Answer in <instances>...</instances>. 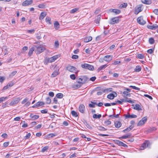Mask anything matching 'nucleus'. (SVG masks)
Wrapping results in <instances>:
<instances>
[{"instance_id": "2", "label": "nucleus", "mask_w": 158, "mask_h": 158, "mask_svg": "<svg viewBox=\"0 0 158 158\" xmlns=\"http://www.w3.org/2000/svg\"><path fill=\"white\" fill-rule=\"evenodd\" d=\"M34 48H35V52L37 54H39L42 52L45 49L44 47L41 45H35Z\"/></svg>"}, {"instance_id": "12", "label": "nucleus", "mask_w": 158, "mask_h": 158, "mask_svg": "<svg viewBox=\"0 0 158 158\" xmlns=\"http://www.w3.org/2000/svg\"><path fill=\"white\" fill-rule=\"evenodd\" d=\"M113 56L112 55H106L103 58V60L106 62H109L112 60Z\"/></svg>"}, {"instance_id": "33", "label": "nucleus", "mask_w": 158, "mask_h": 158, "mask_svg": "<svg viewBox=\"0 0 158 158\" xmlns=\"http://www.w3.org/2000/svg\"><path fill=\"white\" fill-rule=\"evenodd\" d=\"M141 70V67L140 66H136L135 69V71L136 72L140 71Z\"/></svg>"}, {"instance_id": "53", "label": "nucleus", "mask_w": 158, "mask_h": 158, "mask_svg": "<svg viewBox=\"0 0 158 158\" xmlns=\"http://www.w3.org/2000/svg\"><path fill=\"white\" fill-rule=\"evenodd\" d=\"M48 147L47 146L43 148L42 149L41 152H44L48 150Z\"/></svg>"}, {"instance_id": "18", "label": "nucleus", "mask_w": 158, "mask_h": 158, "mask_svg": "<svg viewBox=\"0 0 158 158\" xmlns=\"http://www.w3.org/2000/svg\"><path fill=\"white\" fill-rule=\"evenodd\" d=\"M29 116L32 119V120H35L38 119L39 117V116L38 115H35L33 114H31Z\"/></svg>"}, {"instance_id": "56", "label": "nucleus", "mask_w": 158, "mask_h": 158, "mask_svg": "<svg viewBox=\"0 0 158 158\" xmlns=\"http://www.w3.org/2000/svg\"><path fill=\"white\" fill-rule=\"evenodd\" d=\"M23 123H24L23 124L22 126V127L23 128L27 127L28 126V125L27 123H26L24 121L23 122Z\"/></svg>"}, {"instance_id": "50", "label": "nucleus", "mask_w": 158, "mask_h": 158, "mask_svg": "<svg viewBox=\"0 0 158 158\" xmlns=\"http://www.w3.org/2000/svg\"><path fill=\"white\" fill-rule=\"evenodd\" d=\"M59 45V42L57 40H56L55 42L54 46L56 48H58Z\"/></svg>"}, {"instance_id": "58", "label": "nucleus", "mask_w": 158, "mask_h": 158, "mask_svg": "<svg viewBox=\"0 0 158 158\" xmlns=\"http://www.w3.org/2000/svg\"><path fill=\"white\" fill-rule=\"evenodd\" d=\"M8 104V102H6L5 103H3L2 105V107L4 108H5L6 106H7V105Z\"/></svg>"}, {"instance_id": "14", "label": "nucleus", "mask_w": 158, "mask_h": 158, "mask_svg": "<svg viewBox=\"0 0 158 158\" xmlns=\"http://www.w3.org/2000/svg\"><path fill=\"white\" fill-rule=\"evenodd\" d=\"M85 107L84 105L83 104H80L79 108V111L82 113H84L85 112Z\"/></svg>"}, {"instance_id": "15", "label": "nucleus", "mask_w": 158, "mask_h": 158, "mask_svg": "<svg viewBox=\"0 0 158 158\" xmlns=\"http://www.w3.org/2000/svg\"><path fill=\"white\" fill-rule=\"evenodd\" d=\"M125 116L127 118H136L137 117V115L135 114H125Z\"/></svg>"}, {"instance_id": "29", "label": "nucleus", "mask_w": 158, "mask_h": 158, "mask_svg": "<svg viewBox=\"0 0 158 158\" xmlns=\"http://www.w3.org/2000/svg\"><path fill=\"white\" fill-rule=\"evenodd\" d=\"M123 94L124 95L125 97H130V94L127 91H124L123 92Z\"/></svg>"}, {"instance_id": "49", "label": "nucleus", "mask_w": 158, "mask_h": 158, "mask_svg": "<svg viewBox=\"0 0 158 158\" xmlns=\"http://www.w3.org/2000/svg\"><path fill=\"white\" fill-rule=\"evenodd\" d=\"M100 17H101V15H98V17H97V18H98V19L97 20H95V22L97 23V24H99V19L100 18Z\"/></svg>"}, {"instance_id": "47", "label": "nucleus", "mask_w": 158, "mask_h": 158, "mask_svg": "<svg viewBox=\"0 0 158 158\" xmlns=\"http://www.w3.org/2000/svg\"><path fill=\"white\" fill-rule=\"evenodd\" d=\"M46 103L47 104H50L51 102V99L49 97H47L46 98Z\"/></svg>"}, {"instance_id": "48", "label": "nucleus", "mask_w": 158, "mask_h": 158, "mask_svg": "<svg viewBox=\"0 0 158 158\" xmlns=\"http://www.w3.org/2000/svg\"><path fill=\"white\" fill-rule=\"evenodd\" d=\"M88 64H86V63L84 64H81V67L83 68L87 69V66L88 65Z\"/></svg>"}, {"instance_id": "4", "label": "nucleus", "mask_w": 158, "mask_h": 158, "mask_svg": "<svg viewBox=\"0 0 158 158\" xmlns=\"http://www.w3.org/2000/svg\"><path fill=\"white\" fill-rule=\"evenodd\" d=\"M66 69L71 72L77 73L78 72V71L77 70V68L73 66H68L66 67Z\"/></svg>"}, {"instance_id": "19", "label": "nucleus", "mask_w": 158, "mask_h": 158, "mask_svg": "<svg viewBox=\"0 0 158 158\" xmlns=\"http://www.w3.org/2000/svg\"><path fill=\"white\" fill-rule=\"evenodd\" d=\"M158 27L156 24H153L152 25H149L148 26V28L152 30H155Z\"/></svg>"}, {"instance_id": "44", "label": "nucleus", "mask_w": 158, "mask_h": 158, "mask_svg": "<svg viewBox=\"0 0 158 158\" xmlns=\"http://www.w3.org/2000/svg\"><path fill=\"white\" fill-rule=\"evenodd\" d=\"M79 9L78 8H75L73 9L70 11V13L71 14H73L76 12Z\"/></svg>"}, {"instance_id": "5", "label": "nucleus", "mask_w": 158, "mask_h": 158, "mask_svg": "<svg viewBox=\"0 0 158 158\" xmlns=\"http://www.w3.org/2000/svg\"><path fill=\"white\" fill-rule=\"evenodd\" d=\"M143 5L142 4H139L137 6L135 9V14L137 15L139 12H141L143 9Z\"/></svg>"}, {"instance_id": "11", "label": "nucleus", "mask_w": 158, "mask_h": 158, "mask_svg": "<svg viewBox=\"0 0 158 158\" xmlns=\"http://www.w3.org/2000/svg\"><path fill=\"white\" fill-rule=\"evenodd\" d=\"M33 2L32 0H26L24 1L22 3L23 6H27L31 5Z\"/></svg>"}, {"instance_id": "38", "label": "nucleus", "mask_w": 158, "mask_h": 158, "mask_svg": "<svg viewBox=\"0 0 158 158\" xmlns=\"http://www.w3.org/2000/svg\"><path fill=\"white\" fill-rule=\"evenodd\" d=\"M46 4L45 3L39 4L38 7L40 8H45Z\"/></svg>"}, {"instance_id": "63", "label": "nucleus", "mask_w": 158, "mask_h": 158, "mask_svg": "<svg viewBox=\"0 0 158 158\" xmlns=\"http://www.w3.org/2000/svg\"><path fill=\"white\" fill-rule=\"evenodd\" d=\"M72 58L73 59H77L78 58V56L77 55H73L72 56Z\"/></svg>"}, {"instance_id": "59", "label": "nucleus", "mask_w": 158, "mask_h": 158, "mask_svg": "<svg viewBox=\"0 0 158 158\" xmlns=\"http://www.w3.org/2000/svg\"><path fill=\"white\" fill-rule=\"evenodd\" d=\"M56 125L55 123H52L50 125V127L51 128H54Z\"/></svg>"}, {"instance_id": "20", "label": "nucleus", "mask_w": 158, "mask_h": 158, "mask_svg": "<svg viewBox=\"0 0 158 158\" xmlns=\"http://www.w3.org/2000/svg\"><path fill=\"white\" fill-rule=\"evenodd\" d=\"M35 48L34 47L31 48L29 51L28 55L29 56H31L33 52L34 51H35Z\"/></svg>"}, {"instance_id": "55", "label": "nucleus", "mask_w": 158, "mask_h": 158, "mask_svg": "<svg viewBox=\"0 0 158 158\" xmlns=\"http://www.w3.org/2000/svg\"><path fill=\"white\" fill-rule=\"evenodd\" d=\"M31 136V134L28 133L27 134V135L25 136V139H29Z\"/></svg>"}, {"instance_id": "10", "label": "nucleus", "mask_w": 158, "mask_h": 158, "mask_svg": "<svg viewBox=\"0 0 158 158\" xmlns=\"http://www.w3.org/2000/svg\"><path fill=\"white\" fill-rule=\"evenodd\" d=\"M137 21L139 23L142 25H143L146 23V22L142 16L138 17L137 19Z\"/></svg>"}, {"instance_id": "31", "label": "nucleus", "mask_w": 158, "mask_h": 158, "mask_svg": "<svg viewBox=\"0 0 158 158\" xmlns=\"http://www.w3.org/2000/svg\"><path fill=\"white\" fill-rule=\"evenodd\" d=\"M58 74V72L57 70L54 71L51 75L52 77H55Z\"/></svg>"}, {"instance_id": "3", "label": "nucleus", "mask_w": 158, "mask_h": 158, "mask_svg": "<svg viewBox=\"0 0 158 158\" xmlns=\"http://www.w3.org/2000/svg\"><path fill=\"white\" fill-rule=\"evenodd\" d=\"M58 58V55L54 56L52 57L46 59L44 61V63L47 64L48 63H52L53 62Z\"/></svg>"}, {"instance_id": "64", "label": "nucleus", "mask_w": 158, "mask_h": 158, "mask_svg": "<svg viewBox=\"0 0 158 158\" xmlns=\"http://www.w3.org/2000/svg\"><path fill=\"white\" fill-rule=\"evenodd\" d=\"M153 12L156 15H158V9H155L154 10Z\"/></svg>"}, {"instance_id": "1", "label": "nucleus", "mask_w": 158, "mask_h": 158, "mask_svg": "<svg viewBox=\"0 0 158 158\" xmlns=\"http://www.w3.org/2000/svg\"><path fill=\"white\" fill-rule=\"evenodd\" d=\"M76 80L77 81L78 83L82 85L87 82L88 78L86 76H82L77 77Z\"/></svg>"}, {"instance_id": "54", "label": "nucleus", "mask_w": 158, "mask_h": 158, "mask_svg": "<svg viewBox=\"0 0 158 158\" xmlns=\"http://www.w3.org/2000/svg\"><path fill=\"white\" fill-rule=\"evenodd\" d=\"M70 78L72 80H74L76 79V77L74 74H72L70 75Z\"/></svg>"}, {"instance_id": "62", "label": "nucleus", "mask_w": 158, "mask_h": 158, "mask_svg": "<svg viewBox=\"0 0 158 158\" xmlns=\"http://www.w3.org/2000/svg\"><path fill=\"white\" fill-rule=\"evenodd\" d=\"M47 112L48 110L47 109H45L41 110V112L43 114L47 113Z\"/></svg>"}, {"instance_id": "40", "label": "nucleus", "mask_w": 158, "mask_h": 158, "mask_svg": "<svg viewBox=\"0 0 158 158\" xmlns=\"http://www.w3.org/2000/svg\"><path fill=\"white\" fill-rule=\"evenodd\" d=\"M87 69L90 70H93L94 69V68L93 65L88 64Z\"/></svg>"}, {"instance_id": "22", "label": "nucleus", "mask_w": 158, "mask_h": 158, "mask_svg": "<svg viewBox=\"0 0 158 158\" xmlns=\"http://www.w3.org/2000/svg\"><path fill=\"white\" fill-rule=\"evenodd\" d=\"M115 127L117 128H119L122 125L120 121H117L114 123Z\"/></svg>"}, {"instance_id": "26", "label": "nucleus", "mask_w": 158, "mask_h": 158, "mask_svg": "<svg viewBox=\"0 0 158 158\" xmlns=\"http://www.w3.org/2000/svg\"><path fill=\"white\" fill-rule=\"evenodd\" d=\"M142 2L143 3L148 5L152 3L151 0H142Z\"/></svg>"}, {"instance_id": "27", "label": "nucleus", "mask_w": 158, "mask_h": 158, "mask_svg": "<svg viewBox=\"0 0 158 158\" xmlns=\"http://www.w3.org/2000/svg\"><path fill=\"white\" fill-rule=\"evenodd\" d=\"M132 136V135L130 133H129L127 134H126L125 135H124L121 137L122 139H126L131 137Z\"/></svg>"}, {"instance_id": "46", "label": "nucleus", "mask_w": 158, "mask_h": 158, "mask_svg": "<svg viewBox=\"0 0 158 158\" xmlns=\"http://www.w3.org/2000/svg\"><path fill=\"white\" fill-rule=\"evenodd\" d=\"M137 57L138 58L143 59L144 57V56L142 54H139L137 55Z\"/></svg>"}, {"instance_id": "57", "label": "nucleus", "mask_w": 158, "mask_h": 158, "mask_svg": "<svg viewBox=\"0 0 158 158\" xmlns=\"http://www.w3.org/2000/svg\"><path fill=\"white\" fill-rule=\"evenodd\" d=\"M104 123L105 124L107 125L110 124L111 123V122L109 120L105 121Z\"/></svg>"}, {"instance_id": "8", "label": "nucleus", "mask_w": 158, "mask_h": 158, "mask_svg": "<svg viewBox=\"0 0 158 158\" xmlns=\"http://www.w3.org/2000/svg\"><path fill=\"white\" fill-rule=\"evenodd\" d=\"M119 19L117 17H114L111 19L109 21V23L111 24H114L118 23L119 22Z\"/></svg>"}, {"instance_id": "30", "label": "nucleus", "mask_w": 158, "mask_h": 158, "mask_svg": "<svg viewBox=\"0 0 158 158\" xmlns=\"http://www.w3.org/2000/svg\"><path fill=\"white\" fill-rule=\"evenodd\" d=\"M113 89L112 88H109L105 89L103 90V91L104 93H108L111 91Z\"/></svg>"}, {"instance_id": "60", "label": "nucleus", "mask_w": 158, "mask_h": 158, "mask_svg": "<svg viewBox=\"0 0 158 158\" xmlns=\"http://www.w3.org/2000/svg\"><path fill=\"white\" fill-rule=\"evenodd\" d=\"M130 131V128H129L128 127H127V128H126V129H125L123 131V132H127L129 131Z\"/></svg>"}, {"instance_id": "36", "label": "nucleus", "mask_w": 158, "mask_h": 158, "mask_svg": "<svg viewBox=\"0 0 158 158\" xmlns=\"http://www.w3.org/2000/svg\"><path fill=\"white\" fill-rule=\"evenodd\" d=\"M102 116V115L101 114H99L98 115H97L96 114H93V117L94 118H100Z\"/></svg>"}, {"instance_id": "51", "label": "nucleus", "mask_w": 158, "mask_h": 158, "mask_svg": "<svg viewBox=\"0 0 158 158\" xmlns=\"http://www.w3.org/2000/svg\"><path fill=\"white\" fill-rule=\"evenodd\" d=\"M120 63V61H118V60L115 61H114L112 63V64L114 65H116L119 64Z\"/></svg>"}, {"instance_id": "41", "label": "nucleus", "mask_w": 158, "mask_h": 158, "mask_svg": "<svg viewBox=\"0 0 158 158\" xmlns=\"http://www.w3.org/2000/svg\"><path fill=\"white\" fill-rule=\"evenodd\" d=\"M148 41L149 43L151 44H153L155 42L154 39L153 38H150Z\"/></svg>"}, {"instance_id": "43", "label": "nucleus", "mask_w": 158, "mask_h": 158, "mask_svg": "<svg viewBox=\"0 0 158 158\" xmlns=\"http://www.w3.org/2000/svg\"><path fill=\"white\" fill-rule=\"evenodd\" d=\"M71 114L73 116L75 117H76L78 116V115L77 113L74 110L72 111L71 112Z\"/></svg>"}, {"instance_id": "45", "label": "nucleus", "mask_w": 158, "mask_h": 158, "mask_svg": "<svg viewBox=\"0 0 158 158\" xmlns=\"http://www.w3.org/2000/svg\"><path fill=\"white\" fill-rule=\"evenodd\" d=\"M36 104L38 106H40L44 104V103L42 102H39L36 103Z\"/></svg>"}, {"instance_id": "34", "label": "nucleus", "mask_w": 158, "mask_h": 158, "mask_svg": "<svg viewBox=\"0 0 158 158\" xmlns=\"http://www.w3.org/2000/svg\"><path fill=\"white\" fill-rule=\"evenodd\" d=\"M17 72L16 71H14L12 72L9 75V77L12 78L17 73Z\"/></svg>"}, {"instance_id": "6", "label": "nucleus", "mask_w": 158, "mask_h": 158, "mask_svg": "<svg viewBox=\"0 0 158 158\" xmlns=\"http://www.w3.org/2000/svg\"><path fill=\"white\" fill-rule=\"evenodd\" d=\"M147 117H143L141 120H140L137 123V126H141L143 125L147 121Z\"/></svg>"}, {"instance_id": "9", "label": "nucleus", "mask_w": 158, "mask_h": 158, "mask_svg": "<svg viewBox=\"0 0 158 158\" xmlns=\"http://www.w3.org/2000/svg\"><path fill=\"white\" fill-rule=\"evenodd\" d=\"M150 144L149 142L148 141H147L144 143L140 147V150H143L147 147H148Z\"/></svg>"}, {"instance_id": "24", "label": "nucleus", "mask_w": 158, "mask_h": 158, "mask_svg": "<svg viewBox=\"0 0 158 158\" xmlns=\"http://www.w3.org/2000/svg\"><path fill=\"white\" fill-rule=\"evenodd\" d=\"M46 14L45 12H42L40 15V17H39V19L40 20L43 19L46 16Z\"/></svg>"}, {"instance_id": "7", "label": "nucleus", "mask_w": 158, "mask_h": 158, "mask_svg": "<svg viewBox=\"0 0 158 158\" xmlns=\"http://www.w3.org/2000/svg\"><path fill=\"white\" fill-rule=\"evenodd\" d=\"M20 100V99L19 98H15L12 100L9 104L10 106H13L17 104Z\"/></svg>"}, {"instance_id": "13", "label": "nucleus", "mask_w": 158, "mask_h": 158, "mask_svg": "<svg viewBox=\"0 0 158 158\" xmlns=\"http://www.w3.org/2000/svg\"><path fill=\"white\" fill-rule=\"evenodd\" d=\"M117 95L116 93L115 92H113V93H111L108 95L107 96V98L110 99L112 100Z\"/></svg>"}, {"instance_id": "25", "label": "nucleus", "mask_w": 158, "mask_h": 158, "mask_svg": "<svg viewBox=\"0 0 158 158\" xmlns=\"http://www.w3.org/2000/svg\"><path fill=\"white\" fill-rule=\"evenodd\" d=\"M54 27L56 30H57L59 28L60 24L57 21H56L54 23Z\"/></svg>"}, {"instance_id": "32", "label": "nucleus", "mask_w": 158, "mask_h": 158, "mask_svg": "<svg viewBox=\"0 0 158 158\" xmlns=\"http://www.w3.org/2000/svg\"><path fill=\"white\" fill-rule=\"evenodd\" d=\"M119 114H114L112 115H109V117L111 118H118L119 117Z\"/></svg>"}, {"instance_id": "28", "label": "nucleus", "mask_w": 158, "mask_h": 158, "mask_svg": "<svg viewBox=\"0 0 158 158\" xmlns=\"http://www.w3.org/2000/svg\"><path fill=\"white\" fill-rule=\"evenodd\" d=\"M107 66V65L106 64L102 65L99 67L98 69V71H99L100 70L105 69Z\"/></svg>"}, {"instance_id": "42", "label": "nucleus", "mask_w": 158, "mask_h": 158, "mask_svg": "<svg viewBox=\"0 0 158 158\" xmlns=\"http://www.w3.org/2000/svg\"><path fill=\"white\" fill-rule=\"evenodd\" d=\"M56 97L59 98H62L63 97V95L61 93H58L56 95Z\"/></svg>"}, {"instance_id": "52", "label": "nucleus", "mask_w": 158, "mask_h": 158, "mask_svg": "<svg viewBox=\"0 0 158 158\" xmlns=\"http://www.w3.org/2000/svg\"><path fill=\"white\" fill-rule=\"evenodd\" d=\"M130 87L131 88L133 89H135V90H139V89H140L139 88L137 87H136L135 86H134L131 85L130 86Z\"/></svg>"}, {"instance_id": "39", "label": "nucleus", "mask_w": 158, "mask_h": 158, "mask_svg": "<svg viewBox=\"0 0 158 158\" xmlns=\"http://www.w3.org/2000/svg\"><path fill=\"white\" fill-rule=\"evenodd\" d=\"M127 4L126 3H124L121 4L119 6V7L120 8H126L127 6Z\"/></svg>"}, {"instance_id": "16", "label": "nucleus", "mask_w": 158, "mask_h": 158, "mask_svg": "<svg viewBox=\"0 0 158 158\" xmlns=\"http://www.w3.org/2000/svg\"><path fill=\"white\" fill-rule=\"evenodd\" d=\"M110 11L114 13L116 15L119 14L121 12L120 10L117 9H111L110 10Z\"/></svg>"}, {"instance_id": "61", "label": "nucleus", "mask_w": 158, "mask_h": 158, "mask_svg": "<svg viewBox=\"0 0 158 158\" xmlns=\"http://www.w3.org/2000/svg\"><path fill=\"white\" fill-rule=\"evenodd\" d=\"M36 124V123L35 122H33L31 123L30 124V125L31 126V127H32L35 125Z\"/></svg>"}, {"instance_id": "37", "label": "nucleus", "mask_w": 158, "mask_h": 158, "mask_svg": "<svg viewBox=\"0 0 158 158\" xmlns=\"http://www.w3.org/2000/svg\"><path fill=\"white\" fill-rule=\"evenodd\" d=\"M8 98V97H2L0 98V103Z\"/></svg>"}, {"instance_id": "35", "label": "nucleus", "mask_w": 158, "mask_h": 158, "mask_svg": "<svg viewBox=\"0 0 158 158\" xmlns=\"http://www.w3.org/2000/svg\"><path fill=\"white\" fill-rule=\"evenodd\" d=\"M126 102H127L130 103L132 104L134 103V101L132 100L130 98H128L127 97H126Z\"/></svg>"}, {"instance_id": "21", "label": "nucleus", "mask_w": 158, "mask_h": 158, "mask_svg": "<svg viewBox=\"0 0 158 158\" xmlns=\"http://www.w3.org/2000/svg\"><path fill=\"white\" fill-rule=\"evenodd\" d=\"M92 38L91 36H89L87 37L84 38V42H85L87 43L90 41H91L92 40Z\"/></svg>"}, {"instance_id": "17", "label": "nucleus", "mask_w": 158, "mask_h": 158, "mask_svg": "<svg viewBox=\"0 0 158 158\" xmlns=\"http://www.w3.org/2000/svg\"><path fill=\"white\" fill-rule=\"evenodd\" d=\"M116 143L119 146H122L125 147H127V146L126 144L119 140H116Z\"/></svg>"}, {"instance_id": "23", "label": "nucleus", "mask_w": 158, "mask_h": 158, "mask_svg": "<svg viewBox=\"0 0 158 158\" xmlns=\"http://www.w3.org/2000/svg\"><path fill=\"white\" fill-rule=\"evenodd\" d=\"M133 108L134 109L138 111L140 110H142L140 106L138 104H135Z\"/></svg>"}]
</instances>
